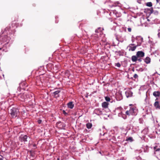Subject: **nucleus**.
<instances>
[{"instance_id":"nucleus-1","label":"nucleus","mask_w":160,"mask_h":160,"mask_svg":"<svg viewBox=\"0 0 160 160\" xmlns=\"http://www.w3.org/2000/svg\"><path fill=\"white\" fill-rule=\"evenodd\" d=\"M131 107L129 110H127L125 112V114L126 115L130 116V115L135 116L138 112V110L135 106H133L132 104L129 105Z\"/></svg>"},{"instance_id":"nucleus-2","label":"nucleus","mask_w":160,"mask_h":160,"mask_svg":"<svg viewBox=\"0 0 160 160\" xmlns=\"http://www.w3.org/2000/svg\"><path fill=\"white\" fill-rule=\"evenodd\" d=\"M137 39H139V42H137V44L132 43L129 44L127 48L129 51H133L135 50L136 48L140 46L142 42V39L140 37H136Z\"/></svg>"},{"instance_id":"nucleus-3","label":"nucleus","mask_w":160,"mask_h":160,"mask_svg":"<svg viewBox=\"0 0 160 160\" xmlns=\"http://www.w3.org/2000/svg\"><path fill=\"white\" fill-rule=\"evenodd\" d=\"M123 108L121 107H117L115 109V112L118 113V116L124 119H126L127 118L126 115L122 113Z\"/></svg>"},{"instance_id":"nucleus-4","label":"nucleus","mask_w":160,"mask_h":160,"mask_svg":"<svg viewBox=\"0 0 160 160\" xmlns=\"http://www.w3.org/2000/svg\"><path fill=\"white\" fill-rule=\"evenodd\" d=\"M18 110L17 108H13L11 109L10 113L11 116L14 118L18 116Z\"/></svg>"},{"instance_id":"nucleus-5","label":"nucleus","mask_w":160,"mask_h":160,"mask_svg":"<svg viewBox=\"0 0 160 160\" xmlns=\"http://www.w3.org/2000/svg\"><path fill=\"white\" fill-rule=\"evenodd\" d=\"M10 38L7 36H5L2 37L1 39H0V45L5 42H7V44L9 41Z\"/></svg>"},{"instance_id":"nucleus-6","label":"nucleus","mask_w":160,"mask_h":160,"mask_svg":"<svg viewBox=\"0 0 160 160\" xmlns=\"http://www.w3.org/2000/svg\"><path fill=\"white\" fill-rule=\"evenodd\" d=\"M18 98L22 101H25L28 100L27 96L26 94L24 95V94L21 93L19 94L18 95Z\"/></svg>"},{"instance_id":"nucleus-7","label":"nucleus","mask_w":160,"mask_h":160,"mask_svg":"<svg viewBox=\"0 0 160 160\" xmlns=\"http://www.w3.org/2000/svg\"><path fill=\"white\" fill-rule=\"evenodd\" d=\"M95 114L98 115H100L102 114V112L101 109L98 108L95 109L94 111Z\"/></svg>"},{"instance_id":"nucleus-8","label":"nucleus","mask_w":160,"mask_h":160,"mask_svg":"<svg viewBox=\"0 0 160 160\" xmlns=\"http://www.w3.org/2000/svg\"><path fill=\"white\" fill-rule=\"evenodd\" d=\"M136 56L138 58H142L144 56V53L142 51H138L137 53Z\"/></svg>"},{"instance_id":"nucleus-9","label":"nucleus","mask_w":160,"mask_h":160,"mask_svg":"<svg viewBox=\"0 0 160 160\" xmlns=\"http://www.w3.org/2000/svg\"><path fill=\"white\" fill-rule=\"evenodd\" d=\"M27 136L26 135L21 136L20 138V140L22 142H26L27 141Z\"/></svg>"},{"instance_id":"nucleus-10","label":"nucleus","mask_w":160,"mask_h":160,"mask_svg":"<svg viewBox=\"0 0 160 160\" xmlns=\"http://www.w3.org/2000/svg\"><path fill=\"white\" fill-rule=\"evenodd\" d=\"M108 102H104L102 103V106L103 108H108Z\"/></svg>"},{"instance_id":"nucleus-11","label":"nucleus","mask_w":160,"mask_h":160,"mask_svg":"<svg viewBox=\"0 0 160 160\" xmlns=\"http://www.w3.org/2000/svg\"><path fill=\"white\" fill-rule=\"evenodd\" d=\"M67 105L68 108L72 109L74 107V104H73V102H70L68 103Z\"/></svg>"},{"instance_id":"nucleus-12","label":"nucleus","mask_w":160,"mask_h":160,"mask_svg":"<svg viewBox=\"0 0 160 160\" xmlns=\"http://www.w3.org/2000/svg\"><path fill=\"white\" fill-rule=\"evenodd\" d=\"M151 59L148 57H147L144 59V62L147 64L149 63Z\"/></svg>"},{"instance_id":"nucleus-13","label":"nucleus","mask_w":160,"mask_h":160,"mask_svg":"<svg viewBox=\"0 0 160 160\" xmlns=\"http://www.w3.org/2000/svg\"><path fill=\"white\" fill-rule=\"evenodd\" d=\"M138 58L137 56H132V62H136L137 61Z\"/></svg>"},{"instance_id":"nucleus-14","label":"nucleus","mask_w":160,"mask_h":160,"mask_svg":"<svg viewBox=\"0 0 160 160\" xmlns=\"http://www.w3.org/2000/svg\"><path fill=\"white\" fill-rule=\"evenodd\" d=\"M60 92V91L58 90L55 91L54 92H53V93L55 97L57 98V97H59L58 94Z\"/></svg>"},{"instance_id":"nucleus-15","label":"nucleus","mask_w":160,"mask_h":160,"mask_svg":"<svg viewBox=\"0 0 160 160\" xmlns=\"http://www.w3.org/2000/svg\"><path fill=\"white\" fill-rule=\"evenodd\" d=\"M153 95L156 97H158L160 95V92L158 91L154 92H153Z\"/></svg>"},{"instance_id":"nucleus-16","label":"nucleus","mask_w":160,"mask_h":160,"mask_svg":"<svg viewBox=\"0 0 160 160\" xmlns=\"http://www.w3.org/2000/svg\"><path fill=\"white\" fill-rule=\"evenodd\" d=\"M86 126L88 128L90 129L92 128V124L91 123L88 122L86 124Z\"/></svg>"},{"instance_id":"nucleus-17","label":"nucleus","mask_w":160,"mask_h":160,"mask_svg":"<svg viewBox=\"0 0 160 160\" xmlns=\"http://www.w3.org/2000/svg\"><path fill=\"white\" fill-rule=\"evenodd\" d=\"M154 106L157 108H160L159 102H156L154 104Z\"/></svg>"},{"instance_id":"nucleus-18","label":"nucleus","mask_w":160,"mask_h":160,"mask_svg":"<svg viewBox=\"0 0 160 160\" xmlns=\"http://www.w3.org/2000/svg\"><path fill=\"white\" fill-rule=\"evenodd\" d=\"M147 6L149 7H151L152 6V3L151 2H148L146 3Z\"/></svg>"},{"instance_id":"nucleus-19","label":"nucleus","mask_w":160,"mask_h":160,"mask_svg":"<svg viewBox=\"0 0 160 160\" xmlns=\"http://www.w3.org/2000/svg\"><path fill=\"white\" fill-rule=\"evenodd\" d=\"M127 141H130L131 142H132L133 141L132 138L131 137H129L127 138L126 139Z\"/></svg>"},{"instance_id":"nucleus-20","label":"nucleus","mask_w":160,"mask_h":160,"mask_svg":"<svg viewBox=\"0 0 160 160\" xmlns=\"http://www.w3.org/2000/svg\"><path fill=\"white\" fill-rule=\"evenodd\" d=\"M105 99L108 102L110 101V98L108 97H105Z\"/></svg>"},{"instance_id":"nucleus-21","label":"nucleus","mask_w":160,"mask_h":160,"mask_svg":"<svg viewBox=\"0 0 160 160\" xmlns=\"http://www.w3.org/2000/svg\"><path fill=\"white\" fill-rule=\"evenodd\" d=\"M115 66L118 67H120L121 66V64L119 63L118 62L116 64Z\"/></svg>"},{"instance_id":"nucleus-22","label":"nucleus","mask_w":160,"mask_h":160,"mask_svg":"<svg viewBox=\"0 0 160 160\" xmlns=\"http://www.w3.org/2000/svg\"><path fill=\"white\" fill-rule=\"evenodd\" d=\"M156 147H154V150L156 151H159L160 150L159 148H158L156 149Z\"/></svg>"},{"instance_id":"nucleus-23","label":"nucleus","mask_w":160,"mask_h":160,"mask_svg":"<svg viewBox=\"0 0 160 160\" xmlns=\"http://www.w3.org/2000/svg\"><path fill=\"white\" fill-rule=\"evenodd\" d=\"M113 11V13H115V14H116V11H115V10H114V11ZM116 16L117 17H119L120 15H117V14H116Z\"/></svg>"},{"instance_id":"nucleus-24","label":"nucleus","mask_w":160,"mask_h":160,"mask_svg":"<svg viewBox=\"0 0 160 160\" xmlns=\"http://www.w3.org/2000/svg\"><path fill=\"white\" fill-rule=\"evenodd\" d=\"M128 30L129 32H131L132 31L131 28H128Z\"/></svg>"},{"instance_id":"nucleus-25","label":"nucleus","mask_w":160,"mask_h":160,"mask_svg":"<svg viewBox=\"0 0 160 160\" xmlns=\"http://www.w3.org/2000/svg\"><path fill=\"white\" fill-rule=\"evenodd\" d=\"M133 77L135 78H137L138 77V75L136 74H135L133 76Z\"/></svg>"},{"instance_id":"nucleus-26","label":"nucleus","mask_w":160,"mask_h":160,"mask_svg":"<svg viewBox=\"0 0 160 160\" xmlns=\"http://www.w3.org/2000/svg\"><path fill=\"white\" fill-rule=\"evenodd\" d=\"M137 60H138L139 62H141L142 61V59L141 58H138Z\"/></svg>"},{"instance_id":"nucleus-27","label":"nucleus","mask_w":160,"mask_h":160,"mask_svg":"<svg viewBox=\"0 0 160 160\" xmlns=\"http://www.w3.org/2000/svg\"><path fill=\"white\" fill-rule=\"evenodd\" d=\"M38 122L39 124H40L42 122V120H39L38 121Z\"/></svg>"},{"instance_id":"nucleus-28","label":"nucleus","mask_w":160,"mask_h":160,"mask_svg":"<svg viewBox=\"0 0 160 160\" xmlns=\"http://www.w3.org/2000/svg\"><path fill=\"white\" fill-rule=\"evenodd\" d=\"M124 41H126V38L125 37H124V40H122V41H121V42H123L124 41Z\"/></svg>"},{"instance_id":"nucleus-29","label":"nucleus","mask_w":160,"mask_h":160,"mask_svg":"<svg viewBox=\"0 0 160 160\" xmlns=\"http://www.w3.org/2000/svg\"><path fill=\"white\" fill-rule=\"evenodd\" d=\"M141 0H137V2L139 3H141Z\"/></svg>"},{"instance_id":"nucleus-30","label":"nucleus","mask_w":160,"mask_h":160,"mask_svg":"<svg viewBox=\"0 0 160 160\" xmlns=\"http://www.w3.org/2000/svg\"><path fill=\"white\" fill-rule=\"evenodd\" d=\"M158 36L159 38H160V32L158 33Z\"/></svg>"},{"instance_id":"nucleus-31","label":"nucleus","mask_w":160,"mask_h":160,"mask_svg":"<svg viewBox=\"0 0 160 160\" xmlns=\"http://www.w3.org/2000/svg\"><path fill=\"white\" fill-rule=\"evenodd\" d=\"M1 157H2V158H0V160H3V157L2 156H1Z\"/></svg>"},{"instance_id":"nucleus-32","label":"nucleus","mask_w":160,"mask_h":160,"mask_svg":"<svg viewBox=\"0 0 160 160\" xmlns=\"http://www.w3.org/2000/svg\"><path fill=\"white\" fill-rule=\"evenodd\" d=\"M95 32L97 33H98V30H96L95 31Z\"/></svg>"},{"instance_id":"nucleus-33","label":"nucleus","mask_w":160,"mask_h":160,"mask_svg":"<svg viewBox=\"0 0 160 160\" xmlns=\"http://www.w3.org/2000/svg\"><path fill=\"white\" fill-rule=\"evenodd\" d=\"M153 11H152V10L150 11H151V12H150V13H152V12H153Z\"/></svg>"},{"instance_id":"nucleus-34","label":"nucleus","mask_w":160,"mask_h":160,"mask_svg":"<svg viewBox=\"0 0 160 160\" xmlns=\"http://www.w3.org/2000/svg\"><path fill=\"white\" fill-rule=\"evenodd\" d=\"M132 42H134V40L132 39Z\"/></svg>"},{"instance_id":"nucleus-35","label":"nucleus","mask_w":160,"mask_h":160,"mask_svg":"<svg viewBox=\"0 0 160 160\" xmlns=\"http://www.w3.org/2000/svg\"><path fill=\"white\" fill-rule=\"evenodd\" d=\"M156 1L157 2H158L159 1V0H156Z\"/></svg>"},{"instance_id":"nucleus-36","label":"nucleus","mask_w":160,"mask_h":160,"mask_svg":"<svg viewBox=\"0 0 160 160\" xmlns=\"http://www.w3.org/2000/svg\"><path fill=\"white\" fill-rule=\"evenodd\" d=\"M144 11V12H145V13H146V12H147V11Z\"/></svg>"},{"instance_id":"nucleus-37","label":"nucleus","mask_w":160,"mask_h":160,"mask_svg":"<svg viewBox=\"0 0 160 160\" xmlns=\"http://www.w3.org/2000/svg\"><path fill=\"white\" fill-rule=\"evenodd\" d=\"M33 146H34V147H36V145H33Z\"/></svg>"},{"instance_id":"nucleus-38","label":"nucleus","mask_w":160,"mask_h":160,"mask_svg":"<svg viewBox=\"0 0 160 160\" xmlns=\"http://www.w3.org/2000/svg\"><path fill=\"white\" fill-rule=\"evenodd\" d=\"M100 29V28H98V29Z\"/></svg>"},{"instance_id":"nucleus-39","label":"nucleus","mask_w":160,"mask_h":160,"mask_svg":"<svg viewBox=\"0 0 160 160\" xmlns=\"http://www.w3.org/2000/svg\"><path fill=\"white\" fill-rule=\"evenodd\" d=\"M1 77H0V79H1Z\"/></svg>"},{"instance_id":"nucleus-40","label":"nucleus","mask_w":160,"mask_h":160,"mask_svg":"<svg viewBox=\"0 0 160 160\" xmlns=\"http://www.w3.org/2000/svg\"><path fill=\"white\" fill-rule=\"evenodd\" d=\"M1 49V48H0V49Z\"/></svg>"},{"instance_id":"nucleus-41","label":"nucleus","mask_w":160,"mask_h":160,"mask_svg":"<svg viewBox=\"0 0 160 160\" xmlns=\"http://www.w3.org/2000/svg\"><path fill=\"white\" fill-rule=\"evenodd\" d=\"M159 124H160V122Z\"/></svg>"}]
</instances>
